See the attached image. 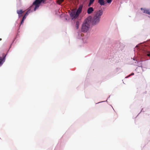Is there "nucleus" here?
Returning a JSON list of instances; mask_svg holds the SVG:
<instances>
[{"label": "nucleus", "mask_w": 150, "mask_h": 150, "mask_svg": "<svg viewBox=\"0 0 150 150\" xmlns=\"http://www.w3.org/2000/svg\"><path fill=\"white\" fill-rule=\"evenodd\" d=\"M91 17H89L85 20L82 25V31L86 32L88 30L91 22Z\"/></svg>", "instance_id": "nucleus-1"}, {"label": "nucleus", "mask_w": 150, "mask_h": 150, "mask_svg": "<svg viewBox=\"0 0 150 150\" xmlns=\"http://www.w3.org/2000/svg\"><path fill=\"white\" fill-rule=\"evenodd\" d=\"M38 9V0H35L30 7V9L27 11L23 15L26 18L29 14L33 11H35Z\"/></svg>", "instance_id": "nucleus-2"}, {"label": "nucleus", "mask_w": 150, "mask_h": 150, "mask_svg": "<svg viewBox=\"0 0 150 150\" xmlns=\"http://www.w3.org/2000/svg\"><path fill=\"white\" fill-rule=\"evenodd\" d=\"M103 13V11L102 10H100L96 12L91 21L93 25H95L99 22L100 16L102 15Z\"/></svg>", "instance_id": "nucleus-3"}, {"label": "nucleus", "mask_w": 150, "mask_h": 150, "mask_svg": "<svg viewBox=\"0 0 150 150\" xmlns=\"http://www.w3.org/2000/svg\"><path fill=\"white\" fill-rule=\"evenodd\" d=\"M7 54H5L4 53L2 54V57L0 56V67H1L5 62Z\"/></svg>", "instance_id": "nucleus-4"}, {"label": "nucleus", "mask_w": 150, "mask_h": 150, "mask_svg": "<svg viewBox=\"0 0 150 150\" xmlns=\"http://www.w3.org/2000/svg\"><path fill=\"white\" fill-rule=\"evenodd\" d=\"M79 15V14L75 10H72L70 14V16L72 19L76 18Z\"/></svg>", "instance_id": "nucleus-5"}, {"label": "nucleus", "mask_w": 150, "mask_h": 150, "mask_svg": "<svg viewBox=\"0 0 150 150\" xmlns=\"http://www.w3.org/2000/svg\"><path fill=\"white\" fill-rule=\"evenodd\" d=\"M17 13L18 14V18H20L21 16H22L23 13V11L22 9L20 10H17Z\"/></svg>", "instance_id": "nucleus-6"}, {"label": "nucleus", "mask_w": 150, "mask_h": 150, "mask_svg": "<svg viewBox=\"0 0 150 150\" xmlns=\"http://www.w3.org/2000/svg\"><path fill=\"white\" fill-rule=\"evenodd\" d=\"M141 10L144 11L143 12L150 15V11L149 10L142 8H141Z\"/></svg>", "instance_id": "nucleus-7"}, {"label": "nucleus", "mask_w": 150, "mask_h": 150, "mask_svg": "<svg viewBox=\"0 0 150 150\" xmlns=\"http://www.w3.org/2000/svg\"><path fill=\"white\" fill-rule=\"evenodd\" d=\"M83 7V5H80L79 7L78 8L77 10L76 11L77 13L79 15V14L81 13V11Z\"/></svg>", "instance_id": "nucleus-8"}, {"label": "nucleus", "mask_w": 150, "mask_h": 150, "mask_svg": "<svg viewBox=\"0 0 150 150\" xmlns=\"http://www.w3.org/2000/svg\"><path fill=\"white\" fill-rule=\"evenodd\" d=\"M93 10L92 7H90L87 10V13L89 14H91L93 11Z\"/></svg>", "instance_id": "nucleus-9"}, {"label": "nucleus", "mask_w": 150, "mask_h": 150, "mask_svg": "<svg viewBox=\"0 0 150 150\" xmlns=\"http://www.w3.org/2000/svg\"><path fill=\"white\" fill-rule=\"evenodd\" d=\"M46 0H38V7L41 3L44 4Z\"/></svg>", "instance_id": "nucleus-10"}, {"label": "nucleus", "mask_w": 150, "mask_h": 150, "mask_svg": "<svg viewBox=\"0 0 150 150\" xmlns=\"http://www.w3.org/2000/svg\"><path fill=\"white\" fill-rule=\"evenodd\" d=\"M98 3L101 5H103L105 4V2L104 0H98Z\"/></svg>", "instance_id": "nucleus-11"}, {"label": "nucleus", "mask_w": 150, "mask_h": 150, "mask_svg": "<svg viewBox=\"0 0 150 150\" xmlns=\"http://www.w3.org/2000/svg\"><path fill=\"white\" fill-rule=\"evenodd\" d=\"M18 35V33L17 34V35H16V37L14 38V39L13 40V41L12 43L11 44V45H10V46L9 47V49H10L11 47V46H12V44H13V42H14V41L16 39V38L17 37V36Z\"/></svg>", "instance_id": "nucleus-12"}, {"label": "nucleus", "mask_w": 150, "mask_h": 150, "mask_svg": "<svg viewBox=\"0 0 150 150\" xmlns=\"http://www.w3.org/2000/svg\"><path fill=\"white\" fill-rule=\"evenodd\" d=\"M24 22V21L22 20H21V21L20 22V24H18V30H19V29H20V26H21V25H22L23 24V23Z\"/></svg>", "instance_id": "nucleus-13"}, {"label": "nucleus", "mask_w": 150, "mask_h": 150, "mask_svg": "<svg viewBox=\"0 0 150 150\" xmlns=\"http://www.w3.org/2000/svg\"><path fill=\"white\" fill-rule=\"evenodd\" d=\"M79 21H76V29H78L79 28Z\"/></svg>", "instance_id": "nucleus-14"}, {"label": "nucleus", "mask_w": 150, "mask_h": 150, "mask_svg": "<svg viewBox=\"0 0 150 150\" xmlns=\"http://www.w3.org/2000/svg\"><path fill=\"white\" fill-rule=\"evenodd\" d=\"M145 54L148 56H150V52L149 51H146L145 52Z\"/></svg>", "instance_id": "nucleus-15"}, {"label": "nucleus", "mask_w": 150, "mask_h": 150, "mask_svg": "<svg viewBox=\"0 0 150 150\" xmlns=\"http://www.w3.org/2000/svg\"><path fill=\"white\" fill-rule=\"evenodd\" d=\"M64 0H58V3L60 4Z\"/></svg>", "instance_id": "nucleus-16"}, {"label": "nucleus", "mask_w": 150, "mask_h": 150, "mask_svg": "<svg viewBox=\"0 0 150 150\" xmlns=\"http://www.w3.org/2000/svg\"><path fill=\"white\" fill-rule=\"evenodd\" d=\"M112 0H107V2L108 3H110L111 2Z\"/></svg>", "instance_id": "nucleus-17"}, {"label": "nucleus", "mask_w": 150, "mask_h": 150, "mask_svg": "<svg viewBox=\"0 0 150 150\" xmlns=\"http://www.w3.org/2000/svg\"><path fill=\"white\" fill-rule=\"evenodd\" d=\"M26 18H25V17H24L23 16V18H22V19L21 20L24 21L26 19Z\"/></svg>", "instance_id": "nucleus-18"}, {"label": "nucleus", "mask_w": 150, "mask_h": 150, "mask_svg": "<svg viewBox=\"0 0 150 150\" xmlns=\"http://www.w3.org/2000/svg\"><path fill=\"white\" fill-rule=\"evenodd\" d=\"M26 18H25V17H24L23 16V18H22V19L21 20L24 21L26 19Z\"/></svg>", "instance_id": "nucleus-19"}, {"label": "nucleus", "mask_w": 150, "mask_h": 150, "mask_svg": "<svg viewBox=\"0 0 150 150\" xmlns=\"http://www.w3.org/2000/svg\"><path fill=\"white\" fill-rule=\"evenodd\" d=\"M16 24H18V20H17L16 21L15 23V25L16 26Z\"/></svg>", "instance_id": "nucleus-20"}, {"label": "nucleus", "mask_w": 150, "mask_h": 150, "mask_svg": "<svg viewBox=\"0 0 150 150\" xmlns=\"http://www.w3.org/2000/svg\"><path fill=\"white\" fill-rule=\"evenodd\" d=\"M93 4L92 3L89 1V3L88 4V6H91V4Z\"/></svg>", "instance_id": "nucleus-21"}, {"label": "nucleus", "mask_w": 150, "mask_h": 150, "mask_svg": "<svg viewBox=\"0 0 150 150\" xmlns=\"http://www.w3.org/2000/svg\"><path fill=\"white\" fill-rule=\"evenodd\" d=\"M21 0H17V1L18 2V3L20 4L21 3Z\"/></svg>", "instance_id": "nucleus-22"}, {"label": "nucleus", "mask_w": 150, "mask_h": 150, "mask_svg": "<svg viewBox=\"0 0 150 150\" xmlns=\"http://www.w3.org/2000/svg\"><path fill=\"white\" fill-rule=\"evenodd\" d=\"M94 1V0H90V1L92 3H93Z\"/></svg>", "instance_id": "nucleus-23"}, {"label": "nucleus", "mask_w": 150, "mask_h": 150, "mask_svg": "<svg viewBox=\"0 0 150 150\" xmlns=\"http://www.w3.org/2000/svg\"><path fill=\"white\" fill-rule=\"evenodd\" d=\"M134 73H132L131 74H130L129 76H131V75H134Z\"/></svg>", "instance_id": "nucleus-24"}, {"label": "nucleus", "mask_w": 150, "mask_h": 150, "mask_svg": "<svg viewBox=\"0 0 150 150\" xmlns=\"http://www.w3.org/2000/svg\"><path fill=\"white\" fill-rule=\"evenodd\" d=\"M9 50H10L9 49H8V51H7V52H6V54H7H7H8V51H9Z\"/></svg>", "instance_id": "nucleus-25"}, {"label": "nucleus", "mask_w": 150, "mask_h": 150, "mask_svg": "<svg viewBox=\"0 0 150 150\" xmlns=\"http://www.w3.org/2000/svg\"><path fill=\"white\" fill-rule=\"evenodd\" d=\"M2 39L1 38H0V40H1Z\"/></svg>", "instance_id": "nucleus-26"}]
</instances>
